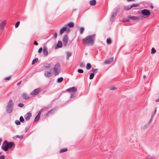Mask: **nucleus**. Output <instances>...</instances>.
Instances as JSON below:
<instances>
[{
    "label": "nucleus",
    "instance_id": "1",
    "mask_svg": "<svg viewBox=\"0 0 159 159\" xmlns=\"http://www.w3.org/2000/svg\"><path fill=\"white\" fill-rule=\"evenodd\" d=\"M96 36V34H93L88 36L82 40L83 43L88 45H93L94 44L93 41Z\"/></svg>",
    "mask_w": 159,
    "mask_h": 159
},
{
    "label": "nucleus",
    "instance_id": "2",
    "mask_svg": "<svg viewBox=\"0 0 159 159\" xmlns=\"http://www.w3.org/2000/svg\"><path fill=\"white\" fill-rule=\"evenodd\" d=\"M14 108V103L12 100H10L7 103L6 107V111L7 113H10L13 111Z\"/></svg>",
    "mask_w": 159,
    "mask_h": 159
},
{
    "label": "nucleus",
    "instance_id": "3",
    "mask_svg": "<svg viewBox=\"0 0 159 159\" xmlns=\"http://www.w3.org/2000/svg\"><path fill=\"white\" fill-rule=\"evenodd\" d=\"M141 14L143 16H149L151 14L150 11L148 9H144L141 11Z\"/></svg>",
    "mask_w": 159,
    "mask_h": 159
},
{
    "label": "nucleus",
    "instance_id": "4",
    "mask_svg": "<svg viewBox=\"0 0 159 159\" xmlns=\"http://www.w3.org/2000/svg\"><path fill=\"white\" fill-rule=\"evenodd\" d=\"M6 143L9 149L13 147L14 148L15 147V143L13 142H8L6 140H5L4 142V143Z\"/></svg>",
    "mask_w": 159,
    "mask_h": 159
},
{
    "label": "nucleus",
    "instance_id": "5",
    "mask_svg": "<svg viewBox=\"0 0 159 159\" xmlns=\"http://www.w3.org/2000/svg\"><path fill=\"white\" fill-rule=\"evenodd\" d=\"M41 90L40 88L36 89L31 92V94L33 95H36L39 93Z\"/></svg>",
    "mask_w": 159,
    "mask_h": 159
},
{
    "label": "nucleus",
    "instance_id": "6",
    "mask_svg": "<svg viewBox=\"0 0 159 159\" xmlns=\"http://www.w3.org/2000/svg\"><path fill=\"white\" fill-rule=\"evenodd\" d=\"M77 90L76 88L75 87H70L66 90L64 92H66L67 91L72 92L73 93H75Z\"/></svg>",
    "mask_w": 159,
    "mask_h": 159
},
{
    "label": "nucleus",
    "instance_id": "7",
    "mask_svg": "<svg viewBox=\"0 0 159 159\" xmlns=\"http://www.w3.org/2000/svg\"><path fill=\"white\" fill-rule=\"evenodd\" d=\"M68 41V36L67 34H65L63 38V43L64 46L66 45Z\"/></svg>",
    "mask_w": 159,
    "mask_h": 159
},
{
    "label": "nucleus",
    "instance_id": "8",
    "mask_svg": "<svg viewBox=\"0 0 159 159\" xmlns=\"http://www.w3.org/2000/svg\"><path fill=\"white\" fill-rule=\"evenodd\" d=\"M113 57H111L108 59L107 60H105L104 61V63L106 64H110L113 61Z\"/></svg>",
    "mask_w": 159,
    "mask_h": 159
},
{
    "label": "nucleus",
    "instance_id": "9",
    "mask_svg": "<svg viewBox=\"0 0 159 159\" xmlns=\"http://www.w3.org/2000/svg\"><path fill=\"white\" fill-rule=\"evenodd\" d=\"M67 27L65 25V26L62 27L60 29L59 31V34L61 35L64 32L66 31V30Z\"/></svg>",
    "mask_w": 159,
    "mask_h": 159
},
{
    "label": "nucleus",
    "instance_id": "10",
    "mask_svg": "<svg viewBox=\"0 0 159 159\" xmlns=\"http://www.w3.org/2000/svg\"><path fill=\"white\" fill-rule=\"evenodd\" d=\"M62 46V42L60 41H58L57 43L55 46V48L56 49L58 48H61Z\"/></svg>",
    "mask_w": 159,
    "mask_h": 159
},
{
    "label": "nucleus",
    "instance_id": "11",
    "mask_svg": "<svg viewBox=\"0 0 159 159\" xmlns=\"http://www.w3.org/2000/svg\"><path fill=\"white\" fill-rule=\"evenodd\" d=\"M128 18L133 20H140V18L138 16H129L128 17Z\"/></svg>",
    "mask_w": 159,
    "mask_h": 159
},
{
    "label": "nucleus",
    "instance_id": "12",
    "mask_svg": "<svg viewBox=\"0 0 159 159\" xmlns=\"http://www.w3.org/2000/svg\"><path fill=\"white\" fill-rule=\"evenodd\" d=\"M44 75L46 77H49L52 76V74L51 72V70L49 71H45L44 73Z\"/></svg>",
    "mask_w": 159,
    "mask_h": 159
},
{
    "label": "nucleus",
    "instance_id": "13",
    "mask_svg": "<svg viewBox=\"0 0 159 159\" xmlns=\"http://www.w3.org/2000/svg\"><path fill=\"white\" fill-rule=\"evenodd\" d=\"M43 54L45 56H46L48 54L47 48L46 46H45L43 47Z\"/></svg>",
    "mask_w": 159,
    "mask_h": 159
},
{
    "label": "nucleus",
    "instance_id": "14",
    "mask_svg": "<svg viewBox=\"0 0 159 159\" xmlns=\"http://www.w3.org/2000/svg\"><path fill=\"white\" fill-rule=\"evenodd\" d=\"M117 13V11L114 12L111 16V17L110 19V20L111 22H113V19L114 17L116 16Z\"/></svg>",
    "mask_w": 159,
    "mask_h": 159
},
{
    "label": "nucleus",
    "instance_id": "15",
    "mask_svg": "<svg viewBox=\"0 0 159 159\" xmlns=\"http://www.w3.org/2000/svg\"><path fill=\"white\" fill-rule=\"evenodd\" d=\"M26 115L27 116L25 118L26 120L28 121L30 120V117H31L32 114L30 112H29L27 113Z\"/></svg>",
    "mask_w": 159,
    "mask_h": 159
},
{
    "label": "nucleus",
    "instance_id": "16",
    "mask_svg": "<svg viewBox=\"0 0 159 159\" xmlns=\"http://www.w3.org/2000/svg\"><path fill=\"white\" fill-rule=\"evenodd\" d=\"M65 25L66 27L67 26H68L70 28H72L74 26V24L73 22H70L68 23L67 24H66Z\"/></svg>",
    "mask_w": 159,
    "mask_h": 159
},
{
    "label": "nucleus",
    "instance_id": "17",
    "mask_svg": "<svg viewBox=\"0 0 159 159\" xmlns=\"http://www.w3.org/2000/svg\"><path fill=\"white\" fill-rule=\"evenodd\" d=\"M1 148L5 152L7 151L9 149L6 143H5V145L4 146L2 145Z\"/></svg>",
    "mask_w": 159,
    "mask_h": 159
},
{
    "label": "nucleus",
    "instance_id": "18",
    "mask_svg": "<svg viewBox=\"0 0 159 159\" xmlns=\"http://www.w3.org/2000/svg\"><path fill=\"white\" fill-rule=\"evenodd\" d=\"M124 9L125 11H128L130 10L131 8L130 5H126L124 6Z\"/></svg>",
    "mask_w": 159,
    "mask_h": 159
},
{
    "label": "nucleus",
    "instance_id": "19",
    "mask_svg": "<svg viewBox=\"0 0 159 159\" xmlns=\"http://www.w3.org/2000/svg\"><path fill=\"white\" fill-rule=\"evenodd\" d=\"M96 0H91L89 1V4L91 6H94L96 4Z\"/></svg>",
    "mask_w": 159,
    "mask_h": 159
},
{
    "label": "nucleus",
    "instance_id": "20",
    "mask_svg": "<svg viewBox=\"0 0 159 159\" xmlns=\"http://www.w3.org/2000/svg\"><path fill=\"white\" fill-rule=\"evenodd\" d=\"M22 97L24 99L26 100H28L30 98L28 95L26 93H24L23 94Z\"/></svg>",
    "mask_w": 159,
    "mask_h": 159
},
{
    "label": "nucleus",
    "instance_id": "21",
    "mask_svg": "<svg viewBox=\"0 0 159 159\" xmlns=\"http://www.w3.org/2000/svg\"><path fill=\"white\" fill-rule=\"evenodd\" d=\"M54 69H57L58 70H60V66L59 63H57L55 65Z\"/></svg>",
    "mask_w": 159,
    "mask_h": 159
},
{
    "label": "nucleus",
    "instance_id": "22",
    "mask_svg": "<svg viewBox=\"0 0 159 159\" xmlns=\"http://www.w3.org/2000/svg\"><path fill=\"white\" fill-rule=\"evenodd\" d=\"M66 53L67 54L66 58L67 60H69V57H70L72 54V53L71 52H66Z\"/></svg>",
    "mask_w": 159,
    "mask_h": 159
},
{
    "label": "nucleus",
    "instance_id": "23",
    "mask_svg": "<svg viewBox=\"0 0 159 159\" xmlns=\"http://www.w3.org/2000/svg\"><path fill=\"white\" fill-rule=\"evenodd\" d=\"M53 70H54V74L55 75H56L59 74L60 73V70H58L57 69H53Z\"/></svg>",
    "mask_w": 159,
    "mask_h": 159
},
{
    "label": "nucleus",
    "instance_id": "24",
    "mask_svg": "<svg viewBox=\"0 0 159 159\" xmlns=\"http://www.w3.org/2000/svg\"><path fill=\"white\" fill-rule=\"evenodd\" d=\"M91 67V65L90 63H88L86 65V69L88 70H89Z\"/></svg>",
    "mask_w": 159,
    "mask_h": 159
},
{
    "label": "nucleus",
    "instance_id": "25",
    "mask_svg": "<svg viewBox=\"0 0 159 159\" xmlns=\"http://www.w3.org/2000/svg\"><path fill=\"white\" fill-rule=\"evenodd\" d=\"M63 80V78L62 77H60L58 78L57 80V82L58 83H60Z\"/></svg>",
    "mask_w": 159,
    "mask_h": 159
},
{
    "label": "nucleus",
    "instance_id": "26",
    "mask_svg": "<svg viewBox=\"0 0 159 159\" xmlns=\"http://www.w3.org/2000/svg\"><path fill=\"white\" fill-rule=\"evenodd\" d=\"M50 64L48 63H45L43 65L44 67L45 68H48L50 67Z\"/></svg>",
    "mask_w": 159,
    "mask_h": 159
},
{
    "label": "nucleus",
    "instance_id": "27",
    "mask_svg": "<svg viewBox=\"0 0 159 159\" xmlns=\"http://www.w3.org/2000/svg\"><path fill=\"white\" fill-rule=\"evenodd\" d=\"M40 116L39 115H37L34 119V122H36L37 121H39V120L40 119Z\"/></svg>",
    "mask_w": 159,
    "mask_h": 159
},
{
    "label": "nucleus",
    "instance_id": "28",
    "mask_svg": "<svg viewBox=\"0 0 159 159\" xmlns=\"http://www.w3.org/2000/svg\"><path fill=\"white\" fill-rule=\"evenodd\" d=\"M38 60V58H37V57L35 58V59H33V60L32 62V65L34 64L35 63L37 62Z\"/></svg>",
    "mask_w": 159,
    "mask_h": 159
},
{
    "label": "nucleus",
    "instance_id": "29",
    "mask_svg": "<svg viewBox=\"0 0 159 159\" xmlns=\"http://www.w3.org/2000/svg\"><path fill=\"white\" fill-rule=\"evenodd\" d=\"M140 5V3H137V4H132L130 6L131 8H132L133 7H137L139 6Z\"/></svg>",
    "mask_w": 159,
    "mask_h": 159
},
{
    "label": "nucleus",
    "instance_id": "30",
    "mask_svg": "<svg viewBox=\"0 0 159 159\" xmlns=\"http://www.w3.org/2000/svg\"><path fill=\"white\" fill-rule=\"evenodd\" d=\"M67 148H62L61 149L60 151V152L61 153H63V152H65L66 151H67Z\"/></svg>",
    "mask_w": 159,
    "mask_h": 159
},
{
    "label": "nucleus",
    "instance_id": "31",
    "mask_svg": "<svg viewBox=\"0 0 159 159\" xmlns=\"http://www.w3.org/2000/svg\"><path fill=\"white\" fill-rule=\"evenodd\" d=\"M106 42L108 44H111V39L110 38L107 39L106 40Z\"/></svg>",
    "mask_w": 159,
    "mask_h": 159
},
{
    "label": "nucleus",
    "instance_id": "32",
    "mask_svg": "<svg viewBox=\"0 0 159 159\" xmlns=\"http://www.w3.org/2000/svg\"><path fill=\"white\" fill-rule=\"evenodd\" d=\"M94 73H91L90 74V76L89 77V79L90 80H92L93 79L94 77Z\"/></svg>",
    "mask_w": 159,
    "mask_h": 159
},
{
    "label": "nucleus",
    "instance_id": "33",
    "mask_svg": "<svg viewBox=\"0 0 159 159\" xmlns=\"http://www.w3.org/2000/svg\"><path fill=\"white\" fill-rule=\"evenodd\" d=\"M6 20L3 21L2 22L1 24H0V26L2 27H4L5 25H6Z\"/></svg>",
    "mask_w": 159,
    "mask_h": 159
},
{
    "label": "nucleus",
    "instance_id": "34",
    "mask_svg": "<svg viewBox=\"0 0 159 159\" xmlns=\"http://www.w3.org/2000/svg\"><path fill=\"white\" fill-rule=\"evenodd\" d=\"M84 30V29L83 27H81L80 28V34H81L83 33V32Z\"/></svg>",
    "mask_w": 159,
    "mask_h": 159
},
{
    "label": "nucleus",
    "instance_id": "35",
    "mask_svg": "<svg viewBox=\"0 0 159 159\" xmlns=\"http://www.w3.org/2000/svg\"><path fill=\"white\" fill-rule=\"evenodd\" d=\"M98 69H93L92 70V73H94V74H96L98 72Z\"/></svg>",
    "mask_w": 159,
    "mask_h": 159
},
{
    "label": "nucleus",
    "instance_id": "36",
    "mask_svg": "<svg viewBox=\"0 0 159 159\" xmlns=\"http://www.w3.org/2000/svg\"><path fill=\"white\" fill-rule=\"evenodd\" d=\"M15 123L16 125H20L21 124V122L20 120H16L15 121Z\"/></svg>",
    "mask_w": 159,
    "mask_h": 159
},
{
    "label": "nucleus",
    "instance_id": "37",
    "mask_svg": "<svg viewBox=\"0 0 159 159\" xmlns=\"http://www.w3.org/2000/svg\"><path fill=\"white\" fill-rule=\"evenodd\" d=\"M151 53L152 54H153L156 52V50L154 48H152L151 49Z\"/></svg>",
    "mask_w": 159,
    "mask_h": 159
},
{
    "label": "nucleus",
    "instance_id": "38",
    "mask_svg": "<svg viewBox=\"0 0 159 159\" xmlns=\"http://www.w3.org/2000/svg\"><path fill=\"white\" fill-rule=\"evenodd\" d=\"M20 121L21 122H24V119L23 117L22 116H21L19 118Z\"/></svg>",
    "mask_w": 159,
    "mask_h": 159
},
{
    "label": "nucleus",
    "instance_id": "39",
    "mask_svg": "<svg viewBox=\"0 0 159 159\" xmlns=\"http://www.w3.org/2000/svg\"><path fill=\"white\" fill-rule=\"evenodd\" d=\"M20 24V22L19 21H17V22H16L15 25V27L16 28H17L19 26Z\"/></svg>",
    "mask_w": 159,
    "mask_h": 159
},
{
    "label": "nucleus",
    "instance_id": "40",
    "mask_svg": "<svg viewBox=\"0 0 159 159\" xmlns=\"http://www.w3.org/2000/svg\"><path fill=\"white\" fill-rule=\"evenodd\" d=\"M17 105L19 107H24V104L23 103H18Z\"/></svg>",
    "mask_w": 159,
    "mask_h": 159
},
{
    "label": "nucleus",
    "instance_id": "41",
    "mask_svg": "<svg viewBox=\"0 0 159 159\" xmlns=\"http://www.w3.org/2000/svg\"><path fill=\"white\" fill-rule=\"evenodd\" d=\"M15 137L16 138H18L20 139H22L23 138V136L22 135H16L15 136Z\"/></svg>",
    "mask_w": 159,
    "mask_h": 159
},
{
    "label": "nucleus",
    "instance_id": "42",
    "mask_svg": "<svg viewBox=\"0 0 159 159\" xmlns=\"http://www.w3.org/2000/svg\"><path fill=\"white\" fill-rule=\"evenodd\" d=\"M57 33H55L54 34V35L53 36H52V38H54V39H56L57 38Z\"/></svg>",
    "mask_w": 159,
    "mask_h": 159
},
{
    "label": "nucleus",
    "instance_id": "43",
    "mask_svg": "<svg viewBox=\"0 0 159 159\" xmlns=\"http://www.w3.org/2000/svg\"><path fill=\"white\" fill-rule=\"evenodd\" d=\"M78 72L79 73H83L84 71L82 69H79L78 70Z\"/></svg>",
    "mask_w": 159,
    "mask_h": 159
},
{
    "label": "nucleus",
    "instance_id": "44",
    "mask_svg": "<svg viewBox=\"0 0 159 159\" xmlns=\"http://www.w3.org/2000/svg\"><path fill=\"white\" fill-rule=\"evenodd\" d=\"M80 66L81 68L84 67L85 65L83 62H81L80 64Z\"/></svg>",
    "mask_w": 159,
    "mask_h": 159
},
{
    "label": "nucleus",
    "instance_id": "45",
    "mask_svg": "<svg viewBox=\"0 0 159 159\" xmlns=\"http://www.w3.org/2000/svg\"><path fill=\"white\" fill-rule=\"evenodd\" d=\"M53 112V110H51L49 111L47 113V115H48L49 114H52Z\"/></svg>",
    "mask_w": 159,
    "mask_h": 159
},
{
    "label": "nucleus",
    "instance_id": "46",
    "mask_svg": "<svg viewBox=\"0 0 159 159\" xmlns=\"http://www.w3.org/2000/svg\"><path fill=\"white\" fill-rule=\"evenodd\" d=\"M32 124V123H31L30 125L28 127L25 128V133H26L28 131V130L30 127V126H31V125Z\"/></svg>",
    "mask_w": 159,
    "mask_h": 159
},
{
    "label": "nucleus",
    "instance_id": "47",
    "mask_svg": "<svg viewBox=\"0 0 159 159\" xmlns=\"http://www.w3.org/2000/svg\"><path fill=\"white\" fill-rule=\"evenodd\" d=\"M117 89V88L116 87H111L110 88V90H115L116 89Z\"/></svg>",
    "mask_w": 159,
    "mask_h": 159
},
{
    "label": "nucleus",
    "instance_id": "48",
    "mask_svg": "<svg viewBox=\"0 0 159 159\" xmlns=\"http://www.w3.org/2000/svg\"><path fill=\"white\" fill-rule=\"evenodd\" d=\"M42 110H43V109H40L39 111V112H38V113L37 115H39V116H40L41 115V112H42Z\"/></svg>",
    "mask_w": 159,
    "mask_h": 159
},
{
    "label": "nucleus",
    "instance_id": "49",
    "mask_svg": "<svg viewBox=\"0 0 159 159\" xmlns=\"http://www.w3.org/2000/svg\"><path fill=\"white\" fill-rule=\"evenodd\" d=\"M42 49H43L42 47L40 48L38 50V52L39 53H40L42 51Z\"/></svg>",
    "mask_w": 159,
    "mask_h": 159
},
{
    "label": "nucleus",
    "instance_id": "50",
    "mask_svg": "<svg viewBox=\"0 0 159 159\" xmlns=\"http://www.w3.org/2000/svg\"><path fill=\"white\" fill-rule=\"evenodd\" d=\"M11 78V76H9V77H7L5 78V79L6 80H10V79Z\"/></svg>",
    "mask_w": 159,
    "mask_h": 159
},
{
    "label": "nucleus",
    "instance_id": "51",
    "mask_svg": "<svg viewBox=\"0 0 159 159\" xmlns=\"http://www.w3.org/2000/svg\"><path fill=\"white\" fill-rule=\"evenodd\" d=\"M4 28V27H2L0 26V32H2Z\"/></svg>",
    "mask_w": 159,
    "mask_h": 159
},
{
    "label": "nucleus",
    "instance_id": "52",
    "mask_svg": "<svg viewBox=\"0 0 159 159\" xmlns=\"http://www.w3.org/2000/svg\"><path fill=\"white\" fill-rule=\"evenodd\" d=\"M5 156L4 155H1L0 156V159H5Z\"/></svg>",
    "mask_w": 159,
    "mask_h": 159
},
{
    "label": "nucleus",
    "instance_id": "53",
    "mask_svg": "<svg viewBox=\"0 0 159 159\" xmlns=\"http://www.w3.org/2000/svg\"><path fill=\"white\" fill-rule=\"evenodd\" d=\"M149 125V124H148L145 125L143 127V129H145L148 127Z\"/></svg>",
    "mask_w": 159,
    "mask_h": 159
},
{
    "label": "nucleus",
    "instance_id": "54",
    "mask_svg": "<svg viewBox=\"0 0 159 159\" xmlns=\"http://www.w3.org/2000/svg\"><path fill=\"white\" fill-rule=\"evenodd\" d=\"M75 96V95L74 94H71V96L70 97V98H73Z\"/></svg>",
    "mask_w": 159,
    "mask_h": 159
},
{
    "label": "nucleus",
    "instance_id": "55",
    "mask_svg": "<svg viewBox=\"0 0 159 159\" xmlns=\"http://www.w3.org/2000/svg\"><path fill=\"white\" fill-rule=\"evenodd\" d=\"M34 45H35L37 46L38 45V43L36 41H35L34 42Z\"/></svg>",
    "mask_w": 159,
    "mask_h": 159
},
{
    "label": "nucleus",
    "instance_id": "56",
    "mask_svg": "<svg viewBox=\"0 0 159 159\" xmlns=\"http://www.w3.org/2000/svg\"><path fill=\"white\" fill-rule=\"evenodd\" d=\"M70 31V30L69 28H67V29H66V31H67V33L69 32Z\"/></svg>",
    "mask_w": 159,
    "mask_h": 159
},
{
    "label": "nucleus",
    "instance_id": "57",
    "mask_svg": "<svg viewBox=\"0 0 159 159\" xmlns=\"http://www.w3.org/2000/svg\"><path fill=\"white\" fill-rule=\"evenodd\" d=\"M156 111H157V108H156V109H155V110H154V111L153 114H155Z\"/></svg>",
    "mask_w": 159,
    "mask_h": 159
},
{
    "label": "nucleus",
    "instance_id": "58",
    "mask_svg": "<svg viewBox=\"0 0 159 159\" xmlns=\"http://www.w3.org/2000/svg\"><path fill=\"white\" fill-rule=\"evenodd\" d=\"M21 84V81H20L19 82H18L17 84V85H19L20 84Z\"/></svg>",
    "mask_w": 159,
    "mask_h": 159
},
{
    "label": "nucleus",
    "instance_id": "59",
    "mask_svg": "<svg viewBox=\"0 0 159 159\" xmlns=\"http://www.w3.org/2000/svg\"><path fill=\"white\" fill-rule=\"evenodd\" d=\"M152 120H150L149 121L148 123V124L150 125L152 122Z\"/></svg>",
    "mask_w": 159,
    "mask_h": 159
},
{
    "label": "nucleus",
    "instance_id": "60",
    "mask_svg": "<svg viewBox=\"0 0 159 159\" xmlns=\"http://www.w3.org/2000/svg\"><path fill=\"white\" fill-rule=\"evenodd\" d=\"M150 7L151 8V9H153L154 7L152 5H151L150 6Z\"/></svg>",
    "mask_w": 159,
    "mask_h": 159
},
{
    "label": "nucleus",
    "instance_id": "61",
    "mask_svg": "<svg viewBox=\"0 0 159 159\" xmlns=\"http://www.w3.org/2000/svg\"><path fill=\"white\" fill-rule=\"evenodd\" d=\"M126 20H122V22H126Z\"/></svg>",
    "mask_w": 159,
    "mask_h": 159
},
{
    "label": "nucleus",
    "instance_id": "62",
    "mask_svg": "<svg viewBox=\"0 0 159 159\" xmlns=\"http://www.w3.org/2000/svg\"><path fill=\"white\" fill-rule=\"evenodd\" d=\"M129 19V18L127 19L126 20V22H129V19Z\"/></svg>",
    "mask_w": 159,
    "mask_h": 159
},
{
    "label": "nucleus",
    "instance_id": "63",
    "mask_svg": "<svg viewBox=\"0 0 159 159\" xmlns=\"http://www.w3.org/2000/svg\"><path fill=\"white\" fill-rule=\"evenodd\" d=\"M127 0L128 2L135 1V0Z\"/></svg>",
    "mask_w": 159,
    "mask_h": 159
},
{
    "label": "nucleus",
    "instance_id": "64",
    "mask_svg": "<svg viewBox=\"0 0 159 159\" xmlns=\"http://www.w3.org/2000/svg\"><path fill=\"white\" fill-rule=\"evenodd\" d=\"M156 102H159V98L158 99H157L156 100Z\"/></svg>",
    "mask_w": 159,
    "mask_h": 159
}]
</instances>
